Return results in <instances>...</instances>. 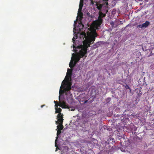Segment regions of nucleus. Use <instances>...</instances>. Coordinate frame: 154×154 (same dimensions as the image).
I'll return each instance as SVG.
<instances>
[{
    "label": "nucleus",
    "mask_w": 154,
    "mask_h": 154,
    "mask_svg": "<svg viewBox=\"0 0 154 154\" xmlns=\"http://www.w3.org/2000/svg\"><path fill=\"white\" fill-rule=\"evenodd\" d=\"M59 103H58L57 101H54V102L55 103V112L56 113H58L57 115V121H56V124H58L59 125L57 126V128L56 130L57 131V137H56V139L55 140V146H57V141L58 138V136L61 133L60 131L62 130L63 128V126L62 124L63 122V114H61L60 113L61 111V109L60 108L58 107V106H59L62 108H65L66 106L65 104V103L64 101H61L60 99L62 97H59Z\"/></svg>",
    "instance_id": "f257e3e1"
},
{
    "label": "nucleus",
    "mask_w": 154,
    "mask_h": 154,
    "mask_svg": "<svg viewBox=\"0 0 154 154\" xmlns=\"http://www.w3.org/2000/svg\"><path fill=\"white\" fill-rule=\"evenodd\" d=\"M72 69H68L66 75L65 79L62 82L59 91V96H63L65 94L67 96H72L70 92L72 85L71 82V76L72 75Z\"/></svg>",
    "instance_id": "f03ea898"
},
{
    "label": "nucleus",
    "mask_w": 154,
    "mask_h": 154,
    "mask_svg": "<svg viewBox=\"0 0 154 154\" xmlns=\"http://www.w3.org/2000/svg\"><path fill=\"white\" fill-rule=\"evenodd\" d=\"M88 35L87 42L86 45L83 47L74 57V60L76 63L79 62L81 58L84 57L85 55L86 54L88 48L90 47V45L94 42L96 38L98 36L95 31H94L90 33H88Z\"/></svg>",
    "instance_id": "7ed1b4c3"
},
{
    "label": "nucleus",
    "mask_w": 154,
    "mask_h": 154,
    "mask_svg": "<svg viewBox=\"0 0 154 154\" xmlns=\"http://www.w3.org/2000/svg\"><path fill=\"white\" fill-rule=\"evenodd\" d=\"M103 21L102 18H99L98 20L94 21V27L96 29H99L100 27V25Z\"/></svg>",
    "instance_id": "20e7f679"
},
{
    "label": "nucleus",
    "mask_w": 154,
    "mask_h": 154,
    "mask_svg": "<svg viewBox=\"0 0 154 154\" xmlns=\"http://www.w3.org/2000/svg\"><path fill=\"white\" fill-rule=\"evenodd\" d=\"M150 24V22L148 21H146L145 23L142 24L138 25L137 27H139L142 29L143 28H146L149 26Z\"/></svg>",
    "instance_id": "39448f33"
},
{
    "label": "nucleus",
    "mask_w": 154,
    "mask_h": 154,
    "mask_svg": "<svg viewBox=\"0 0 154 154\" xmlns=\"http://www.w3.org/2000/svg\"><path fill=\"white\" fill-rule=\"evenodd\" d=\"M103 44V41L98 42L93 45V48L94 49L100 46L101 45Z\"/></svg>",
    "instance_id": "423d86ee"
},
{
    "label": "nucleus",
    "mask_w": 154,
    "mask_h": 154,
    "mask_svg": "<svg viewBox=\"0 0 154 154\" xmlns=\"http://www.w3.org/2000/svg\"><path fill=\"white\" fill-rule=\"evenodd\" d=\"M76 64V62L74 60H73L72 59L69 64V66L71 68H72L75 66Z\"/></svg>",
    "instance_id": "0eeeda50"
},
{
    "label": "nucleus",
    "mask_w": 154,
    "mask_h": 154,
    "mask_svg": "<svg viewBox=\"0 0 154 154\" xmlns=\"http://www.w3.org/2000/svg\"><path fill=\"white\" fill-rule=\"evenodd\" d=\"M107 12L108 11L106 10V12H105L104 14L102 13V12H100L99 13V16L98 18H102V17H105L106 16V14Z\"/></svg>",
    "instance_id": "6e6552de"
},
{
    "label": "nucleus",
    "mask_w": 154,
    "mask_h": 154,
    "mask_svg": "<svg viewBox=\"0 0 154 154\" xmlns=\"http://www.w3.org/2000/svg\"><path fill=\"white\" fill-rule=\"evenodd\" d=\"M83 13L82 12H78V16L79 17L78 20H81L83 18Z\"/></svg>",
    "instance_id": "1a4fd4ad"
},
{
    "label": "nucleus",
    "mask_w": 154,
    "mask_h": 154,
    "mask_svg": "<svg viewBox=\"0 0 154 154\" xmlns=\"http://www.w3.org/2000/svg\"><path fill=\"white\" fill-rule=\"evenodd\" d=\"M85 99L84 97H83V98L79 100L80 103H81V102H82L83 103H86L88 101L87 100H84Z\"/></svg>",
    "instance_id": "9d476101"
},
{
    "label": "nucleus",
    "mask_w": 154,
    "mask_h": 154,
    "mask_svg": "<svg viewBox=\"0 0 154 154\" xmlns=\"http://www.w3.org/2000/svg\"><path fill=\"white\" fill-rule=\"evenodd\" d=\"M102 6H103V5L101 4H100L99 5H97V8L99 10H100L101 9V8L102 7Z\"/></svg>",
    "instance_id": "9b49d317"
},
{
    "label": "nucleus",
    "mask_w": 154,
    "mask_h": 154,
    "mask_svg": "<svg viewBox=\"0 0 154 154\" xmlns=\"http://www.w3.org/2000/svg\"><path fill=\"white\" fill-rule=\"evenodd\" d=\"M83 1L82 0H80V4L79 5V7H82L83 5Z\"/></svg>",
    "instance_id": "f8f14e48"
},
{
    "label": "nucleus",
    "mask_w": 154,
    "mask_h": 154,
    "mask_svg": "<svg viewBox=\"0 0 154 154\" xmlns=\"http://www.w3.org/2000/svg\"><path fill=\"white\" fill-rule=\"evenodd\" d=\"M103 3L104 4H106V5H108V3L107 2L108 0H103Z\"/></svg>",
    "instance_id": "ddd939ff"
},
{
    "label": "nucleus",
    "mask_w": 154,
    "mask_h": 154,
    "mask_svg": "<svg viewBox=\"0 0 154 154\" xmlns=\"http://www.w3.org/2000/svg\"><path fill=\"white\" fill-rule=\"evenodd\" d=\"M82 7H79V9L78 10V12H82Z\"/></svg>",
    "instance_id": "4468645a"
},
{
    "label": "nucleus",
    "mask_w": 154,
    "mask_h": 154,
    "mask_svg": "<svg viewBox=\"0 0 154 154\" xmlns=\"http://www.w3.org/2000/svg\"><path fill=\"white\" fill-rule=\"evenodd\" d=\"M125 88L126 89H129L130 90V91H131V89L128 85H126L125 86Z\"/></svg>",
    "instance_id": "2eb2a0df"
},
{
    "label": "nucleus",
    "mask_w": 154,
    "mask_h": 154,
    "mask_svg": "<svg viewBox=\"0 0 154 154\" xmlns=\"http://www.w3.org/2000/svg\"><path fill=\"white\" fill-rule=\"evenodd\" d=\"M72 41H73V43H74V41H75V38L74 37H73V38L72 39Z\"/></svg>",
    "instance_id": "dca6fc26"
},
{
    "label": "nucleus",
    "mask_w": 154,
    "mask_h": 154,
    "mask_svg": "<svg viewBox=\"0 0 154 154\" xmlns=\"http://www.w3.org/2000/svg\"><path fill=\"white\" fill-rule=\"evenodd\" d=\"M57 149H58L57 147L56 149V151H57Z\"/></svg>",
    "instance_id": "f3484780"
},
{
    "label": "nucleus",
    "mask_w": 154,
    "mask_h": 154,
    "mask_svg": "<svg viewBox=\"0 0 154 154\" xmlns=\"http://www.w3.org/2000/svg\"><path fill=\"white\" fill-rule=\"evenodd\" d=\"M73 47L74 48H75V45H73Z\"/></svg>",
    "instance_id": "a211bd4d"
},
{
    "label": "nucleus",
    "mask_w": 154,
    "mask_h": 154,
    "mask_svg": "<svg viewBox=\"0 0 154 154\" xmlns=\"http://www.w3.org/2000/svg\"><path fill=\"white\" fill-rule=\"evenodd\" d=\"M44 106V105H42V106H41V107L42 108V107L43 106Z\"/></svg>",
    "instance_id": "6ab92c4d"
},
{
    "label": "nucleus",
    "mask_w": 154,
    "mask_h": 154,
    "mask_svg": "<svg viewBox=\"0 0 154 154\" xmlns=\"http://www.w3.org/2000/svg\"><path fill=\"white\" fill-rule=\"evenodd\" d=\"M85 37L86 36L85 33Z\"/></svg>",
    "instance_id": "aec40b11"
},
{
    "label": "nucleus",
    "mask_w": 154,
    "mask_h": 154,
    "mask_svg": "<svg viewBox=\"0 0 154 154\" xmlns=\"http://www.w3.org/2000/svg\"><path fill=\"white\" fill-rule=\"evenodd\" d=\"M73 54H74L73 53L72 54V55L73 56Z\"/></svg>",
    "instance_id": "412c9836"
},
{
    "label": "nucleus",
    "mask_w": 154,
    "mask_h": 154,
    "mask_svg": "<svg viewBox=\"0 0 154 154\" xmlns=\"http://www.w3.org/2000/svg\"><path fill=\"white\" fill-rule=\"evenodd\" d=\"M86 57V55L85 56V57Z\"/></svg>",
    "instance_id": "4be33fe9"
},
{
    "label": "nucleus",
    "mask_w": 154,
    "mask_h": 154,
    "mask_svg": "<svg viewBox=\"0 0 154 154\" xmlns=\"http://www.w3.org/2000/svg\"><path fill=\"white\" fill-rule=\"evenodd\" d=\"M83 1L84 0H82Z\"/></svg>",
    "instance_id": "5701e85b"
}]
</instances>
